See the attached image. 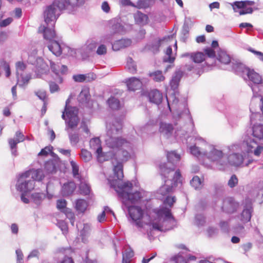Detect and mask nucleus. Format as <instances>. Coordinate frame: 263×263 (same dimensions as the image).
Segmentation results:
<instances>
[{"label": "nucleus", "instance_id": "obj_1", "mask_svg": "<svg viewBox=\"0 0 263 263\" xmlns=\"http://www.w3.org/2000/svg\"><path fill=\"white\" fill-rule=\"evenodd\" d=\"M122 123L120 119H116L111 124H107L106 145L116 151L112 160L114 173L117 179H123V162L127 161L134 156L132 144L125 139L119 137L122 133Z\"/></svg>", "mask_w": 263, "mask_h": 263}, {"label": "nucleus", "instance_id": "obj_2", "mask_svg": "<svg viewBox=\"0 0 263 263\" xmlns=\"http://www.w3.org/2000/svg\"><path fill=\"white\" fill-rule=\"evenodd\" d=\"M167 162L161 163L160 166V173L165 179V184L161 186L158 193L163 196H167L179 183L181 182V175L179 170L174 172L175 169L180 160V155L175 151L168 152Z\"/></svg>", "mask_w": 263, "mask_h": 263}, {"label": "nucleus", "instance_id": "obj_3", "mask_svg": "<svg viewBox=\"0 0 263 263\" xmlns=\"http://www.w3.org/2000/svg\"><path fill=\"white\" fill-rule=\"evenodd\" d=\"M69 99L66 101L64 111H63L62 118L65 121L66 130L68 134L70 144L72 146L76 145L79 142V136L78 132L73 133L69 130L77 126L79 120L78 116V109L76 107L68 106Z\"/></svg>", "mask_w": 263, "mask_h": 263}, {"label": "nucleus", "instance_id": "obj_4", "mask_svg": "<svg viewBox=\"0 0 263 263\" xmlns=\"http://www.w3.org/2000/svg\"><path fill=\"white\" fill-rule=\"evenodd\" d=\"M109 184L111 188H113L119 194V196L123 198L122 201H125L126 204L138 202L142 198V193L136 191L131 193L126 191L132 189L133 184L130 182H123L122 179H116L108 180Z\"/></svg>", "mask_w": 263, "mask_h": 263}, {"label": "nucleus", "instance_id": "obj_5", "mask_svg": "<svg viewBox=\"0 0 263 263\" xmlns=\"http://www.w3.org/2000/svg\"><path fill=\"white\" fill-rule=\"evenodd\" d=\"M174 127L171 123L161 122L159 126V132L161 136L166 139L174 137L177 140H180L182 143H187L189 137L187 132L182 129H177L174 133Z\"/></svg>", "mask_w": 263, "mask_h": 263}, {"label": "nucleus", "instance_id": "obj_6", "mask_svg": "<svg viewBox=\"0 0 263 263\" xmlns=\"http://www.w3.org/2000/svg\"><path fill=\"white\" fill-rule=\"evenodd\" d=\"M60 12L61 11L53 3L46 7L44 11V18L46 25L43 26V32H44L46 28L54 30V25L60 15Z\"/></svg>", "mask_w": 263, "mask_h": 263}, {"label": "nucleus", "instance_id": "obj_7", "mask_svg": "<svg viewBox=\"0 0 263 263\" xmlns=\"http://www.w3.org/2000/svg\"><path fill=\"white\" fill-rule=\"evenodd\" d=\"M43 33L44 39L48 41L47 45L48 49L57 57L60 56L64 50V48L56 40L57 37L54 30L46 28Z\"/></svg>", "mask_w": 263, "mask_h": 263}, {"label": "nucleus", "instance_id": "obj_8", "mask_svg": "<svg viewBox=\"0 0 263 263\" xmlns=\"http://www.w3.org/2000/svg\"><path fill=\"white\" fill-rule=\"evenodd\" d=\"M229 152L226 156V167L230 164L232 166H238L243 161V157L239 153L241 151L239 144H233L228 147Z\"/></svg>", "mask_w": 263, "mask_h": 263}, {"label": "nucleus", "instance_id": "obj_9", "mask_svg": "<svg viewBox=\"0 0 263 263\" xmlns=\"http://www.w3.org/2000/svg\"><path fill=\"white\" fill-rule=\"evenodd\" d=\"M210 151L203 152V156L206 157L210 161L215 163L217 168L220 170H224L226 167V156L221 150L217 149L214 147L210 146Z\"/></svg>", "mask_w": 263, "mask_h": 263}, {"label": "nucleus", "instance_id": "obj_10", "mask_svg": "<svg viewBox=\"0 0 263 263\" xmlns=\"http://www.w3.org/2000/svg\"><path fill=\"white\" fill-rule=\"evenodd\" d=\"M183 75V72L180 69H178L175 71L174 74L173 75L172 79L170 82V85L173 92L171 94V96L169 98L166 96V99L168 104V107L170 110L171 111L170 101L171 98L172 99L173 104H177L178 102V99L177 97V95H178V87L179 84L181 79Z\"/></svg>", "mask_w": 263, "mask_h": 263}, {"label": "nucleus", "instance_id": "obj_11", "mask_svg": "<svg viewBox=\"0 0 263 263\" xmlns=\"http://www.w3.org/2000/svg\"><path fill=\"white\" fill-rule=\"evenodd\" d=\"M122 209L125 211H128V214L132 221L139 228L142 227V222L141 219L142 218L144 213L142 209L138 206H132L126 204L125 201H122Z\"/></svg>", "mask_w": 263, "mask_h": 263}, {"label": "nucleus", "instance_id": "obj_12", "mask_svg": "<svg viewBox=\"0 0 263 263\" xmlns=\"http://www.w3.org/2000/svg\"><path fill=\"white\" fill-rule=\"evenodd\" d=\"M255 2L253 1H235L231 4L234 12H237V9H241L239 13L240 15L247 14H252L254 10L258 8L255 7Z\"/></svg>", "mask_w": 263, "mask_h": 263}, {"label": "nucleus", "instance_id": "obj_13", "mask_svg": "<svg viewBox=\"0 0 263 263\" xmlns=\"http://www.w3.org/2000/svg\"><path fill=\"white\" fill-rule=\"evenodd\" d=\"M263 143H260V142L257 141L254 139L249 135H246L242 144L247 147V152L248 153H253L254 155L259 156L263 150V146L260 145Z\"/></svg>", "mask_w": 263, "mask_h": 263}, {"label": "nucleus", "instance_id": "obj_14", "mask_svg": "<svg viewBox=\"0 0 263 263\" xmlns=\"http://www.w3.org/2000/svg\"><path fill=\"white\" fill-rule=\"evenodd\" d=\"M84 0H54L53 4L61 11L66 10L69 12L72 11L77 6L81 5Z\"/></svg>", "mask_w": 263, "mask_h": 263}, {"label": "nucleus", "instance_id": "obj_15", "mask_svg": "<svg viewBox=\"0 0 263 263\" xmlns=\"http://www.w3.org/2000/svg\"><path fill=\"white\" fill-rule=\"evenodd\" d=\"M78 100L80 106L83 108H86L91 112L93 106L92 101L90 99V95L89 89L87 87H84L82 89L78 97Z\"/></svg>", "mask_w": 263, "mask_h": 263}, {"label": "nucleus", "instance_id": "obj_16", "mask_svg": "<svg viewBox=\"0 0 263 263\" xmlns=\"http://www.w3.org/2000/svg\"><path fill=\"white\" fill-rule=\"evenodd\" d=\"M28 177H23L22 174L16 184V189L21 193H28L32 191L34 187V182L31 179H27Z\"/></svg>", "mask_w": 263, "mask_h": 263}, {"label": "nucleus", "instance_id": "obj_17", "mask_svg": "<svg viewBox=\"0 0 263 263\" xmlns=\"http://www.w3.org/2000/svg\"><path fill=\"white\" fill-rule=\"evenodd\" d=\"M189 137L191 138L188 139V143H186L187 144V146H189L190 144H192L191 141H197L201 142L203 143L204 145H206V143L204 140L202 138L199 137V136L197 135ZM198 143L196 142V143H194V145L190 146L189 147L190 153L191 154L196 157H198L200 155L203 156V152H205V151L200 149L199 147L197 146L196 145Z\"/></svg>", "mask_w": 263, "mask_h": 263}, {"label": "nucleus", "instance_id": "obj_18", "mask_svg": "<svg viewBox=\"0 0 263 263\" xmlns=\"http://www.w3.org/2000/svg\"><path fill=\"white\" fill-rule=\"evenodd\" d=\"M231 65H230L228 70L233 71L236 74L241 76L243 78H245L246 74L249 68L246 67L244 64L240 62L232 60Z\"/></svg>", "mask_w": 263, "mask_h": 263}, {"label": "nucleus", "instance_id": "obj_19", "mask_svg": "<svg viewBox=\"0 0 263 263\" xmlns=\"http://www.w3.org/2000/svg\"><path fill=\"white\" fill-rule=\"evenodd\" d=\"M90 148L95 151L97 155V159L100 162H103L105 161L104 158L102 148L101 144V140L98 137L92 138L89 141Z\"/></svg>", "mask_w": 263, "mask_h": 263}, {"label": "nucleus", "instance_id": "obj_20", "mask_svg": "<svg viewBox=\"0 0 263 263\" xmlns=\"http://www.w3.org/2000/svg\"><path fill=\"white\" fill-rule=\"evenodd\" d=\"M238 206V203L233 198L228 197L223 200L221 209L226 213H233L237 210Z\"/></svg>", "mask_w": 263, "mask_h": 263}, {"label": "nucleus", "instance_id": "obj_21", "mask_svg": "<svg viewBox=\"0 0 263 263\" xmlns=\"http://www.w3.org/2000/svg\"><path fill=\"white\" fill-rule=\"evenodd\" d=\"M176 224V221L174 219V222H171L168 220H166V219H163L161 224H159L156 222L152 223V228L154 230H158L161 232H165L170 230H172Z\"/></svg>", "mask_w": 263, "mask_h": 263}, {"label": "nucleus", "instance_id": "obj_22", "mask_svg": "<svg viewBox=\"0 0 263 263\" xmlns=\"http://www.w3.org/2000/svg\"><path fill=\"white\" fill-rule=\"evenodd\" d=\"M252 212V206L250 204L246 205L240 215L238 216V218L243 224H245L250 221Z\"/></svg>", "mask_w": 263, "mask_h": 263}, {"label": "nucleus", "instance_id": "obj_23", "mask_svg": "<svg viewBox=\"0 0 263 263\" xmlns=\"http://www.w3.org/2000/svg\"><path fill=\"white\" fill-rule=\"evenodd\" d=\"M216 59L220 63L226 66V68H223L226 69H228L232 62L230 55L225 51L222 50L218 51Z\"/></svg>", "mask_w": 263, "mask_h": 263}, {"label": "nucleus", "instance_id": "obj_24", "mask_svg": "<svg viewBox=\"0 0 263 263\" xmlns=\"http://www.w3.org/2000/svg\"><path fill=\"white\" fill-rule=\"evenodd\" d=\"M22 176L25 177L31 176L32 180L34 181L35 180L40 181L44 178V174L42 170L37 169L26 172L22 174Z\"/></svg>", "mask_w": 263, "mask_h": 263}, {"label": "nucleus", "instance_id": "obj_25", "mask_svg": "<svg viewBox=\"0 0 263 263\" xmlns=\"http://www.w3.org/2000/svg\"><path fill=\"white\" fill-rule=\"evenodd\" d=\"M126 83L128 89L130 91H135L140 89L142 86V82L136 77H132L126 80Z\"/></svg>", "mask_w": 263, "mask_h": 263}, {"label": "nucleus", "instance_id": "obj_26", "mask_svg": "<svg viewBox=\"0 0 263 263\" xmlns=\"http://www.w3.org/2000/svg\"><path fill=\"white\" fill-rule=\"evenodd\" d=\"M148 98L151 103L159 105L163 100V95L158 89H153L148 92Z\"/></svg>", "mask_w": 263, "mask_h": 263}, {"label": "nucleus", "instance_id": "obj_27", "mask_svg": "<svg viewBox=\"0 0 263 263\" xmlns=\"http://www.w3.org/2000/svg\"><path fill=\"white\" fill-rule=\"evenodd\" d=\"M248 79L250 81L249 84H260L262 82V78L261 76L254 69L249 68L248 72L247 71L245 76V80Z\"/></svg>", "mask_w": 263, "mask_h": 263}, {"label": "nucleus", "instance_id": "obj_28", "mask_svg": "<svg viewBox=\"0 0 263 263\" xmlns=\"http://www.w3.org/2000/svg\"><path fill=\"white\" fill-rule=\"evenodd\" d=\"M76 189V184L73 181L67 182L62 186L61 193L64 197L69 196L74 192Z\"/></svg>", "mask_w": 263, "mask_h": 263}, {"label": "nucleus", "instance_id": "obj_29", "mask_svg": "<svg viewBox=\"0 0 263 263\" xmlns=\"http://www.w3.org/2000/svg\"><path fill=\"white\" fill-rule=\"evenodd\" d=\"M132 41L129 39H122L115 41L112 44V48L114 51H118L122 48L130 46Z\"/></svg>", "mask_w": 263, "mask_h": 263}, {"label": "nucleus", "instance_id": "obj_30", "mask_svg": "<svg viewBox=\"0 0 263 263\" xmlns=\"http://www.w3.org/2000/svg\"><path fill=\"white\" fill-rule=\"evenodd\" d=\"M121 22L120 18H114L111 21V28L114 33L123 34L126 32V29Z\"/></svg>", "mask_w": 263, "mask_h": 263}, {"label": "nucleus", "instance_id": "obj_31", "mask_svg": "<svg viewBox=\"0 0 263 263\" xmlns=\"http://www.w3.org/2000/svg\"><path fill=\"white\" fill-rule=\"evenodd\" d=\"M253 139L263 143V124L254 125L252 127Z\"/></svg>", "mask_w": 263, "mask_h": 263}, {"label": "nucleus", "instance_id": "obj_32", "mask_svg": "<svg viewBox=\"0 0 263 263\" xmlns=\"http://www.w3.org/2000/svg\"><path fill=\"white\" fill-rule=\"evenodd\" d=\"M157 214L160 217V220L163 219H166L171 222H174V218L173 216L171 210L166 208H162L159 209L157 212Z\"/></svg>", "mask_w": 263, "mask_h": 263}, {"label": "nucleus", "instance_id": "obj_33", "mask_svg": "<svg viewBox=\"0 0 263 263\" xmlns=\"http://www.w3.org/2000/svg\"><path fill=\"white\" fill-rule=\"evenodd\" d=\"M166 39L167 37L165 36L154 40L151 44L147 45L148 49L154 54L158 53L160 51L159 48L161 45L162 42Z\"/></svg>", "mask_w": 263, "mask_h": 263}, {"label": "nucleus", "instance_id": "obj_34", "mask_svg": "<svg viewBox=\"0 0 263 263\" xmlns=\"http://www.w3.org/2000/svg\"><path fill=\"white\" fill-rule=\"evenodd\" d=\"M158 120L156 119H150L144 126L139 127L141 133H153L154 131V127L156 126Z\"/></svg>", "mask_w": 263, "mask_h": 263}, {"label": "nucleus", "instance_id": "obj_35", "mask_svg": "<svg viewBox=\"0 0 263 263\" xmlns=\"http://www.w3.org/2000/svg\"><path fill=\"white\" fill-rule=\"evenodd\" d=\"M134 17L136 24L140 26L144 25L148 22V17L147 15L139 11L134 13Z\"/></svg>", "mask_w": 263, "mask_h": 263}, {"label": "nucleus", "instance_id": "obj_36", "mask_svg": "<svg viewBox=\"0 0 263 263\" xmlns=\"http://www.w3.org/2000/svg\"><path fill=\"white\" fill-rule=\"evenodd\" d=\"M96 78V76L93 73L76 74L72 77L73 80L77 82H83L85 81H90L95 80Z\"/></svg>", "mask_w": 263, "mask_h": 263}, {"label": "nucleus", "instance_id": "obj_37", "mask_svg": "<svg viewBox=\"0 0 263 263\" xmlns=\"http://www.w3.org/2000/svg\"><path fill=\"white\" fill-rule=\"evenodd\" d=\"M25 139V137L23 134L20 130L17 131L15 134V137L13 139H9L8 140L9 144H10L12 146H14L18 143L23 142Z\"/></svg>", "mask_w": 263, "mask_h": 263}, {"label": "nucleus", "instance_id": "obj_38", "mask_svg": "<svg viewBox=\"0 0 263 263\" xmlns=\"http://www.w3.org/2000/svg\"><path fill=\"white\" fill-rule=\"evenodd\" d=\"M175 60V56L173 55L172 47L170 46L165 51V55L163 58V61L165 63L172 64L174 63Z\"/></svg>", "mask_w": 263, "mask_h": 263}, {"label": "nucleus", "instance_id": "obj_39", "mask_svg": "<svg viewBox=\"0 0 263 263\" xmlns=\"http://www.w3.org/2000/svg\"><path fill=\"white\" fill-rule=\"evenodd\" d=\"M107 104L112 110H118L121 107V104L119 100L114 97L109 98L107 101Z\"/></svg>", "mask_w": 263, "mask_h": 263}, {"label": "nucleus", "instance_id": "obj_40", "mask_svg": "<svg viewBox=\"0 0 263 263\" xmlns=\"http://www.w3.org/2000/svg\"><path fill=\"white\" fill-rule=\"evenodd\" d=\"M45 197V194L43 193H34L31 195V199L37 206H39Z\"/></svg>", "mask_w": 263, "mask_h": 263}, {"label": "nucleus", "instance_id": "obj_41", "mask_svg": "<svg viewBox=\"0 0 263 263\" xmlns=\"http://www.w3.org/2000/svg\"><path fill=\"white\" fill-rule=\"evenodd\" d=\"M148 75L155 82H160L165 80V77L163 75L162 72L161 70H156L149 72Z\"/></svg>", "mask_w": 263, "mask_h": 263}, {"label": "nucleus", "instance_id": "obj_42", "mask_svg": "<svg viewBox=\"0 0 263 263\" xmlns=\"http://www.w3.org/2000/svg\"><path fill=\"white\" fill-rule=\"evenodd\" d=\"M119 3L122 6H131L136 8H142L144 6L143 1L142 0L138 1L137 5L134 4L130 0H119Z\"/></svg>", "mask_w": 263, "mask_h": 263}, {"label": "nucleus", "instance_id": "obj_43", "mask_svg": "<svg viewBox=\"0 0 263 263\" xmlns=\"http://www.w3.org/2000/svg\"><path fill=\"white\" fill-rule=\"evenodd\" d=\"M134 255V251L131 248L127 249L123 253L122 263H130L131 259Z\"/></svg>", "mask_w": 263, "mask_h": 263}, {"label": "nucleus", "instance_id": "obj_44", "mask_svg": "<svg viewBox=\"0 0 263 263\" xmlns=\"http://www.w3.org/2000/svg\"><path fill=\"white\" fill-rule=\"evenodd\" d=\"M88 206L86 200L82 199H78L76 202V209L77 211L83 213L85 211Z\"/></svg>", "mask_w": 263, "mask_h": 263}, {"label": "nucleus", "instance_id": "obj_45", "mask_svg": "<svg viewBox=\"0 0 263 263\" xmlns=\"http://www.w3.org/2000/svg\"><path fill=\"white\" fill-rule=\"evenodd\" d=\"M44 167L48 173H52L55 172L56 164L55 161L50 160L46 161L45 163Z\"/></svg>", "mask_w": 263, "mask_h": 263}, {"label": "nucleus", "instance_id": "obj_46", "mask_svg": "<svg viewBox=\"0 0 263 263\" xmlns=\"http://www.w3.org/2000/svg\"><path fill=\"white\" fill-rule=\"evenodd\" d=\"M126 68L131 73H135L137 71V65L132 58L127 59Z\"/></svg>", "mask_w": 263, "mask_h": 263}, {"label": "nucleus", "instance_id": "obj_47", "mask_svg": "<svg viewBox=\"0 0 263 263\" xmlns=\"http://www.w3.org/2000/svg\"><path fill=\"white\" fill-rule=\"evenodd\" d=\"M90 231V226L88 223H84L83 224V228L80 231V236L82 238V240L83 242L86 241V237H87Z\"/></svg>", "mask_w": 263, "mask_h": 263}, {"label": "nucleus", "instance_id": "obj_48", "mask_svg": "<svg viewBox=\"0 0 263 263\" xmlns=\"http://www.w3.org/2000/svg\"><path fill=\"white\" fill-rule=\"evenodd\" d=\"M79 191L81 195H87L90 192V186L88 184L81 181L79 185Z\"/></svg>", "mask_w": 263, "mask_h": 263}, {"label": "nucleus", "instance_id": "obj_49", "mask_svg": "<svg viewBox=\"0 0 263 263\" xmlns=\"http://www.w3.org/2000/svg\"><path fill=\"white\" fill-rule=\"evenodd\" d=\"M16 74L18 80H19V76H22L23 72L26 69V65L22 62H17L15 64Z\"/></svg>", "mask_w": 263, "mask_h": 263}, {"label": "nucleus", "instance_id": "obj_50", "mask_svg": "<svg viewBox=\"0 0 263 263\" xmlns=\"http://www.w3.org/2000/svg\"><path fill=\"white\" fill-rule=\"evenodd\" d=\"M70 165L72 167V173L74 178L78 179L80 180V176L79 175V167L78 165L73 160L70 161Z\"/></svg>", "mask_w": 263, "mask_h": 263}, {"label": "nucleus", "instance_id": "obj_51", "mask_svg": "<svg viewBox=\"0 0 263 263\" xmlns=\"http://www.w3.org/2000/svg\"><path fill=\"white\" fill-rule=\"evenodd\" d=\"M191 59L195 63H200L205 60V54L202 52H197L192 55Z\"/></svg>", "mask_w": 263, "mask_h": 263}, {"label": "nucleus", "instance_id": "obj_52", "mask_svg": "<svg viewBox=\"0 0 263 263\" xmlns=\"http://www.w3.org/2000/svg\"><path fill=\"white\" fill-rule=\"evenodd\" d=\"M232 229L235 233L240 235H245L246 233V230L242 223V224H236L233 227Z\"/></svg>", "mask_w": 263, "mask_h": 263}, {"label": "nucleus", "instance_id": "obj_53", "mask_svg": "<svg viewBox=\"0 0 263 263\" xmlns=\"http://www.w3.org/2000/svg\"><path fill=\"white\" fill-rule=\"evenodd\" d=\"M66 201L65 199H59L57 201V208L61 212H65L68 211L66 208Z\"/></svg>", "mask_w": 263, "mask_h": 263}, {"label": "nucleus", "instance_id": "obj_54", "mask_svg": "<svg viewBox=\"0 0 263 263\" xmlns=\"http://www.w3.org/2000/svg\"><path fill=\"white\" fill-rule=\"evenodd\" d=\"M81 157L84 161L88 162L91 160V154L87 150L85 149H82L81 153Z\"/></svg>", "mask_w": 263, "mask_h": 263}, {"label": "nucleus", "instance_id": "obj_55", "mask_svg": "<svg viewBox=\"0 0 263 263\" xmlns=\"http://www.w3.org/2000/svg\"><path fill=\"white\" fill-rule=\"evenodd\" d=\"M191 185L195 189L199 188L201 185L200 179L197 176H194L190 181Z\"/></svg>", "mask_w": 263, "mask_h": 263}, {"label": "nucleus", "instance_id": "obj_56", "mask_svg": "<svg viewBox=\"0 0 263 263\" xmlns=\"http://www.w3.org/2000/svg\"><path fill=\"white\" fill-rule=\"evenodd\" d=\"M260 84H249V85L251 88V89L254 93V96L259 95L258 92L263 89V86L259 85Z\"/></svg>", "mask_w": 263, "mask_h": 263}, {"label": "nucleus", "instance_id": "obj_57", "mask_svg": "<svg viewBox=\"0 0 263 263\" xmlns=\"http://www.w3.org/2000/svg\"><path fill=\"white\" fill-rule=\"evenodd\" d=\"M50 68L53 72H54L57 77H59V82L61 83L62 82V78L59 76V68L60 66L58 65H56L53 62L50 61Z\"/></svg>", "mask_w": 263, "mask_h": 263}, {"label": "nucleus", "instance_id": "obj_58", "mask_svg": "<svg viewBox=\"0 0 263 263\" xmlns=\"http://www.w3.org/2000/svg\"><path fill=\"white\" fill-rule=\"evenodd\" d=\"M195 223L198 226H202L205 223V217L202 214H197L195 216Z\"/></svg>", "mask_w": 263, "mask_h": 263}, {"label": "nucleus", "instance_id": "obj_59", "mask_svg": "<svg viewBox=\"0 0 263 263\" xmlns=\"http://www.w3.org/2000/svg\"><path fill=\"white\" fill-rule=\"evenodd\" d=\"M35 94L44 103L46 102V92L44 90H39L35 92Z\"/></svg>", "mask_w": 263, "mask_h": 263}, {"label": "nucleus", "instance_id": "obj_60", "mask_svg": "<svg viewBox=\"0 0 263 263\" xmlns=\"http://www.w3.org/2000/svg\"><path fill=\"white\" fill-rule=\"evenodd\" d=\"M238 178L235 175H233L228 181V184L231 188H233L238 184Z\"/></svg>", "mask_w": 263, "mask_h": 263}, {"label": "nucleus", "instance_id": "obj_61", "mask_svg": "<svg viewBox=\"0 0 263 263\" xmlns=\"http://www.w3.org/2000/svg\"><path fill=\"white\" fill-rule=\"evenodd\" d=\"M107 52V48L106 46L104 45L101 44L98 47V48L96 51V53L98 55H104Z\"/></svg>", "mask_w": 263, "mask_h": 263}, {"label": "nucleus", "instance_id": "obj_62", "mask_svg": "<svg viewBox=\"0 0 263 263\" xmlns=\"http://www.w3.org/2000/svg\"><path fill=\"white\" fill-rule=\"evenodd\" d=\"M58 226L60 228L63 234L68 232V227L66 223L63 220H60L58 222Z\"/></svg>", "mask_w": 263, "mask_h": 263}, {"label": "nucleus", "instance_id": "obj_63", "mask_svg": "<svg viewBox=\"0 0 263 263\" xmlns=\"http://www.w3.org/2000/svg\"><path fill=\"white\" fill-rule=\"evenodd\" d=\"M219 226L221 230L225 233H228L229 231V223L228 221H221L219 223Z\"/></svg>", "mask_w": 263, "mask_h": 263}, {"label": "nucleus", "instance_id": "obj_64", "mask_svg": "<svg viewBox=\"0 0 263 263\" xmlns=\"http://www.w3.org/2000/svg\"><path fill=\"white\" fill-rule=\"evenodd\" d=\"M1 64L3 65L4 69L6 71V77L8 78L11 74L10 68L9 64L4 60H2L1 61Z\"/></svg>", "mask_w": 263, "mask_h": 263}]
</instances>
